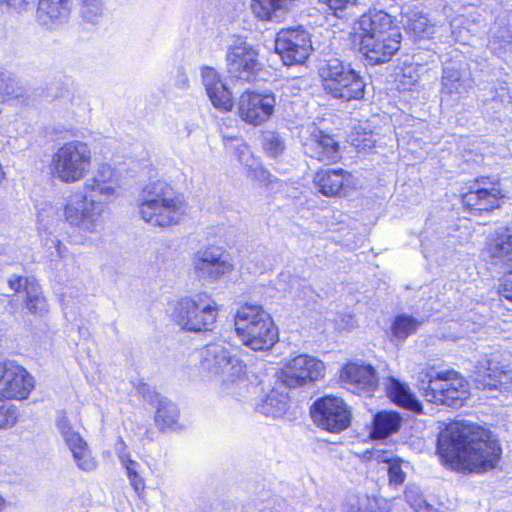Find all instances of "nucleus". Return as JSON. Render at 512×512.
I'll use <instances>...</instances> for the list:
<instances>
[{"instance_id":"nucleus-1","label":"nucleus","mask_w":512,"mask_h":512,"mask_svg":"<svg viewBox=\"0 0 512 512\" xmlns=\"http://www.w3.org/2000/svg\"><path fill=\"white\" fill-rule=\"evenodd\" d=\"M437 450L457 469L476 473L494 469L502 453L488 430L466 421L448 424L438 436Z\"/></svg>"},{"instance_id":"nucleus-2","label":"nucleus","mask_w":512,"mask_h":512,"mask_svg":"<svg viewBox=\"0 0 512 512\" xmlns=\"http://www.w3.org/2000/svg\"><path fill=\"white\" fill-rule=\"evenodd\" d=\"M137 208L142 220L160 228L180 224L188 213V204L164 181L146 184L138 196Z\"/></svg>"},{"instance_id":"nucleus-3","label":"nucleus","mask_w":512,"mask_h":512,"mask_svg":"<svg viewBox=\"0 0 512 512\" xmlns=\"http://www.w3.org/2000/svg\"><path fill=\"white\" fill-rule=\"evenodd\" d=\"M418 389L426 401L450 407H461L469 396V383L454 370L420 371Z\"/></svg>"},{"instance_id":"nucleus-4","label":"nucleus","mask_w":512,"mask_h":512,"mask_svg":"<svg viewBox=\"0 0 512 512\" xmlns=\"http://www.w3.org/2000/svg\"><path fill=\"white\" fill-rule=\"evenodd\" d=\"M323 89L330 97L350 102L361 100L365 94L366 83L360 72L350 63L338 58L323 61L318 70Z\"/></svg>"},{"instance_id":"nucleus-5","label":"nucleus","mask_w":512,"mask_h":512,"mask_svg":"<svg viewBox=\"0 0 512 512\" xmlns=\"http://www.w3.org/2000/svg\"><path fill=\"white\" fill-rule=\"evenodd\" d=\"M92 153L87 143L72 140L61 145L52 155L51 175L62 183L73 184L86 177L91 169Z\"/></svg>"},{"instance_id":"nucleus-6","label":"nucleus","mask_w":512,"mask_h":512,"mask_svg":"<svg viewBox=\"0 0 512 512\" xmlns=\"http://www.w3.org/2000/svg\"><path fill=\"white\" fill-rule=\"evenodd\" d=\"M173 316L175 322L184 330L206 331L216 320L217 305L208 293L201 292L178 301Z\"/></svg>"},{"instance_id":"nucleus-7","label":"nucleus","mask_w":512,"mask_h":512,"mask_svg":"<svg viewBox=\"0 0 512 512\" xmlns=\"http://www.w3.org/2000/svg\"><path fill=\"white\" fill-rule=\"evenodd\" d=\"M200 366L223 383L234 382L244 372L245 364L232 354L231 346L218 341L199 350Z\"/></svg>"},{"instance_id":"nucleus-8","label":"nucleus","mask_w":512,"mask_h":512,"mask_svg":"<svg viewBox=\"0 0 512 512\" xmlns=\"http://www.w3.org/2000/svg\"><path fill=\"white\" fill-rule=\"evenodd\" d=\"M105 204L94 194L72 196L64 207L65 220L85 235L99 232Z\"/></svg>"},{"instance_id":"nucleus-9","label":"nucleus","mask_w":512,"mask_h":512,"mask_svg":"<svg viewBox=\"0 0 512 512\" xmlns=\"http://www.w3.org/2000/svg\"><path fill=\"white\" fill-rule=\"evenodd\" d=\"M275 51L286 66L303 64L312 51L310 34L302 27L282 29L275 39Z\"/></svg>"},{"instance_id":"nucleus-10","label":"nucleus","mask_w":512,"mask_h":512,"mask_svg":"<svg viewBox=\"0 0 512 512\" xmlns=\"http://www.w3.org/2000/svg\"><path fill=\"white\" fill-rule=\"evenodd\" d=\"M192 267L195 276L206 283H214L233 270L229 254L217 246L206 247L194 253Z\"/></svg>"},{"instance_id":"nucleus-11","label":"nucleus","mask_w":512,"mask_h":512,"mask_svg":"<svg viewBox=\"0 0 512 512\" xmlns=\"http://www.w3.org/2000/svg\"><path fill=\"white\" fill-rule=\"evenodd\" d=\"M314 422L330 432H340L350 425L351 412L345 402L335 396L316 400L311 408Z\"/></svg>"},{"instance_id":"nucleus-12","label":"nucleus","mask_w":512,"mask_h":512,"mask_svg":"<svg viewBox=\"0 0 512 512\" xmlns=\"http://www.w3.org/2000/svg\"><path fill=\"white\" fill-rule=\"evenodd\" d=\"M227 70L232 78L249 82L261 69L258 51L250 43L237 39L226 53Z\"/></svg>"},{"instance_id":"nucleus-13","label":"nucleus","mask_w":512,"mask_h":512,"mask_svg":"<svg viewBox=\"0 0 512 512\" xmlns=\"http://www.w3.org/2000/svg\"><path fill=\"white\" fill-rule=\"evenodd\" d=\"M503 360V354L493 352L477 361L474 370V381L478 388H506L512 383V369L505 365Z\"/></svg>"},{"instance_id":"nucleus-14","label":"nucleus","mask_w":512,"mask_h":512,"mask_svg":"<svg viewBox=\"0 0 512 512\" xmlns=\"http://www.w3.org/2000/svg\"><path fill=\"white\" fill-rule=\"evenodd\" d=\"M324 363L308 355H298L281 369L280 379L288 387H300L324 376Z\"/></svg>"},{"instance_id":"nucleus-15","label":"nucleus","mask_w":512,"mask_h":512,"mask_svg":"<svg viewBox=\"0 0 512 512\" xmlns=\"http://www.w3.org/2000/svg\"><path fill=\"white\" fill-rule=\"evenodd\" d=\"M275 105L276 98L273 93L245 91L239 97L237 109L243 121L258 126L270 119Z\"/></svg>"},{"instance_id":"nucleus-16","label":"nucleus","mask_w":512,"mask_h":512,"mask_svg":"<svg viewBox=\"0 0 512 512\" xmlns=\"http://www.w3.org/2000/svg\"><path fill=\"white\" fill-rule=\"evenodd\" d=\"M56 428L66 447L72 454L76 466L84 471L91 472L96 469L97 461L81 434L70 424L64 414H60L56 421Z\"/></svg>"},{"instance_id":"nucleus-17","label":"nucleus","mask_w":512,"mask_h":512,"mask_svg":"<svg viewBox=\"0 0 512 512\" xmlns=\"http://www.w3.org/2000/svg\"><path fill=\"white\" fill-rule=\"evenodd\" d=\"M503 197L499 184L483 179L462 195V203L472 216H482L499 208Z\"/></svg>"},{"instance_id":"nucleus-18","label":"nucleus","mask_w":512,"mask_h":512,"mask_svg":"<svg viewBox=\"0 0 512 512\" xmlns=\"http://www.w3.org/2000/svg\"><path fill=\"white\" fill-rule=\"evenodd\" d=\"M481 253L491 266L512 270V227H499L490 233Z\"/></svg>"},{"instance_id":"nucleus-19","label":"nucleus","mask_w":512,"mask_h":512,"mask_svg":"<svg viewBox=\"0 0 512 512\" xmlns=\"http://www.w3.org/2000/svg\"><path fill=\"white\" fill-rule=\"evenodd\" d=\"M34 387L32 376L13 361L0 363V394L6 399H26Z\"/></svg>"},{"instance_id":"nucleus-20","label":"nucleus","mask_w":512,"mask_h":512,"mask_svg":"<svg viewBox=\"0 0 512 512\" xmlns=\"http://www.w3.org/2000/svg\"><path fill=\"white\" fill-rule=\"evenodd\" d=\"M401 39L400 30H392L377 37H361L360 52L370 64L385 63L399 50Z\"/></svg>"},{"instance_id":"nucleus-21","label":"nucleus","mask_w":512,"mask_h":512,"mask_svg":"<svg viewBox=\"0 0 512 512\" xmlns=\"http://www.w3.org/2000/svg\"><path fill=\"white\" fill-rule=\"evenodd\" d=\"M341 380L353 393H372L378 386V376L369 364L348 363L341 370Z\"/></svg>"},{"instance_id":"nucleus-22","label":"nucleus","mask_w":512,"mask_h":512,"mask_svg":"<svg viewBox=\"0 0 512 512\" xmlns=\"http://www.w3.org/2000/svg\"><path fill=\"white\" fill-rule=\"evenodd\" d=\"M71 14V0H39L36 10L37 23L50 31L65 25Z\"/></svg>"},{"instance_id":"nucleus-23","label":"nucleus","mask_w":512,"mask_h":512,"mask_svg":"<svg viewBox=\"0 0 512 512\" xmlns=\"http://www.w3.org/2000/svg\"><path fill=\"white\" fill-rule=\"evenodd\" d=\"M307 156L324 163H335L341 159L338 142L324 131L314 128L304 143Z\"/></svg>"},{"instance_id":"nucleus-24","label":"nucleus","mask_w":512,"mask_h":512,"mask_svg":"<svg viewBox=\"0 0 512 512\" xmlns=\"http://www.w3.org/2000/svg\"><path fill=\"white\" fill-rule=\"evenodd\" d=\"M139 394L142 395L143 399L150 403H157V410L155 414V422L161 429L175 428L178 424L179 410L177 406L165 397H161L156 393L150 386L142 384L138 388Z\"/></svg>"},{"instance_id":"nucleus-25","label":"nucleus","mask_w":512,"mask_h":512,"mask_svg":"<svg viewBox=\"0 0 512 512\" xmlns=\"http://www.w3.org/2000/svg\"><path fill=\"white\" fill-rule=\"evenodd\" d=\"M314 182L327 197L346 195L347 189L354 185L353 176L343 169L321 170L317 172Z\"/></svg>"},{"instance_id":"nucleus-26","label":"nucleus","mask_w":512,"mask_h":512,"mask_svg":"<svg viewBox=\"0 0 512 512\" xmlns=\"http://www.w3.org/2000/svg\"><path fill=\"white\" fill-rule=\"evenodd\" d=\"M119 184L114 169L108 164L99 165L96 173L84 183V191L101 196L104 200L110 201L116 194Z\"/></svg>"},{"instance_id":"nucleus-27","label":"nucleus","mask_w":512,"mask_h":512,"mask_svg":"<svg viewBox=\"0 0 512 512\" xmlns=\"http://www.w3.org/2000/svg\"><path fill=\"white\" fill-rule=\"evenodd\" d=\"M473 84L472 78L461 64L452 63L443 68L441 94L462 96L472 89Z\"/></svg>"},{"instance_id":"nucleus-28","label":"nucleus","mask_w":512,"mask_h":512,"mask_svg":"<svg viewBox=\"0 0 512 512\" xmlns=\"http://www.w3.org/2000/svg\"><path fill=\"white\" fill-rule=\"evenodd\" d=\"M354 29L359 31L360 38L377 37L392 30H399L393 24L392 17L382 10L369 11L361 15Z\"/></svg>"},{"instance_id":"nucleus-29","label":"nucleus","mask_w":512,"mask_h":512,"mask_svg":"<svg viewBox=\"0 0 512 512\" xmlns=\"http://www.w3.org/2000/svg\"><path fill=\"white\" fill-rule=\"evenodd\" d=\"M256 328L248 329V333L237 334L242 344L254 351L271 349L278 341V330L273 321L267 324H259Z\"/></svg>"},{"instance_id":"nucleus-30","label":"nucleus","mask_w":512,"mask_h":512,"mask_svg":"<svg viewBox=\"0 0 512 512\" xmlns=\"http://www.w3.org/2000/svg\"><path fill=\"white\" fill-rule=\"evenodd\" d=\"M298 0H252L253 14L263 21L281 22Z\"/></svg>"},{"instance_id":"nucleus-31","label":"nucleus","mask_w":512,"mask_h":512,"mask_svg":"<svg viewBox=\"0 0 512 512\" xmlns=\"http://www.w3.org/2000/svg\"><path fill=\"white\" fill-rule=\"evenodd\" d=\"M271 321L270 315L261 305L245 303L237 309L234 318L235 331L236 334L248 333V329L256 328L260 326L259 324H267Z\"/></svg>"},{"instance_id":"nucleus-32","label":"nucleus","mask_w":512,"mask_h":512,"mask_svg":"<svg viewBox=\"0 0 512 512\" xmlns=\"http://www.w3.org/2000/svg\"><path fill=\"white\" fill-rule=\"evenodd\" d=\"M271 321L270 315L261 305L245 303L237 309L234 318L235 331L236 334L248 333V329L256 328L260 326L259 324H267Z\"/></svg>"},{"instance_id":"nucleus-33","label":"nucleus","mask_w":512,"mask_h":512,"mask_svg":"<svg viewBox=\"0 0 512 512\" xmlns=\"http://www.w3.org/2000/svg\"><path fill=\"white\" fill-rule=\"evenodd\" d=\"M401 24L416 40L429 38L433 33V26L426 15L410 7L404 8L401 12Z\"/></svg>"},{"instance_id":"nucleus-34","label":"nucleus","mask_w":512,"mask_h":512,"mask_svg":"<svg viewBox=\"0 0 512 512\" xmlns=\"http://www.w3.org/2000/svg\"><path fill=\"white\" fill-rule=\"evenodd\" d=\"M386 391L389 398L397 405L416 413L422 411V405L410 392V389L397 379L390 377L386 383Z\"/></svg>"},{"instance_id":"nucleus-35","label":"nucleus","mask_w":512,"mask_h":512,"mask_svg":"<svg viewBox=\"0 0 512 512\" xmlns=\"http://www.w3.org/2000/svg\"><path fill=\"white\" fill-rule=\"evenodd\" d=\"M318 10L338 19H348L360 12L358 0H318Z\"/></svg>"},{"instance_id":"nucleus-36","label":"nucleus","mask_w":512,"mask_h":512,"mask_svg":"<svg viewBox=\"0 0 512 512\" xmlns=\"http://www.w3.org/2000/svg\"><path fill=\"white\" fill-rule=\"evenodd\" d=\"M26 88L19 78L0 66V103L24 97Z\"/></svg>"},{"instance_id":"nucleus-37","label":"nucleus","mask_w":512,"mask_h":512,"mask_svg":"<svg viewBox=\"0 0 512 512\" xmlns=\"http://www.w3.org/2000/svg\"><path fill=\"white\" fill-rule=\"evenodd\" d=\"M401 418L396 412H378L373 421L372 433L376 438H386L400 428Z\"/></svg>"},{"instance_id":"nucleus-38","label":"nucleus","mask_w":512,"mask_h":512,"mask_svg":"<svg viewBox=\"0 0 512 512\" xmlns=\"http://www.w3.org/2000/svg\"><path fill=\"white\" fill-rule=\"evenodd\" d=\"M26 307L31 314L38 316H43L48 311L46 299L36 280H32L27 286Z\"/></svg>"},{"instance_id":"nucleus-39","label":"nucleus","mask_w":512,"mask_h":512,"mask_svg":"<svg viewBox=\"0 0 512 512\" xmlns=\"http://www.w3.org/2000/svg\"><path fill=\"white\" fill-rule=\"evenodd\" d=\"M422 323V320H418L413 316L400 314L395 317L391 326L392 335L399 340H404L409 335L415 333Z\"/></svg>"},{"instance_id":"nucleus-40","label":"nucleus","mask_w":512,"mask_h":512,"mask_svg":"<svg viewBox=\"0 0 512 512\" xmlns=\"http://www.w3.org/2000/svg\"><path fill=\"white\" fill-rule=\"evenodd\" d=\"M286 403L287 397L285 395L272 391L263 403L258 406V409L262 414L275 418L285 410Z\"/></svg>"},{"instance_id":"nucleus-41","label":"nucleus","mask_w":512,"mask_h":512,"mask_svg":"<svg viewBox=\"0 0 512 512\" xmlns=\"http://www.w3.org/2000/svg\"><path fill=\"white\" fill-rule=\"evenodd\" d=\"M120 461L126 469V473L128 479L130 481L131 486L138 493L142 491L145 487V483L143 478L139 475L140 464L132 459L128 455L119 453Z\"/></svg>"},{"instance_id":"nucleus-42","label":"nucleus","mask_w":512,"mask_h":512,"mask_svg":"<svg viewBox=\"0 0 512 512\" xmlns=\"http://www.w3.org/2000/svg\"><path fill=\"white\" fill-rule=\"evenodd\" d=\"M263 148L269 157L278 158L284 152L286 145L280 134L267 131L263 135Z\"/></svg>"},{"instance_id":"nucleus-43","label":"nucleus","mask_w":512,"mask_h":512,"mask_svg":"<svg viewBox=\"0 0 512 512\" xmlns=\"http://www.w3.org/2000/svg\"><path fill=\"white\" fill-rule=\"evenodd\" d=\"M213 106L222 111H229L233 106L232 96L224 83L207 94Z\"/></svg>"},{"instance_id":"nucleus-44","label":"nucleus","mask_w":512,"mask_h":512,"mask_svg":"<svg viewBox=\"0 0 512 512\" xmlns=\"http://www.w3.org/2000/svg\"><path fill=\"white\" fill-rule=\"evenodd\" d=\"M80 15L90 23L96 22L103 13L102 0H79Z\"/></svg>"},{"instance_id":"nucleus-45","label":"nucleus","mask_w":512,"mask_h":512,"mask_svg":"<svg viewBox=\"0 0 512 512\" xmlns=\"http://www.w3.org/2000/svg\"><path fill=\"white\" fill-rule=\"evenodd\" d=\"M18 420L17 408L0 397V429L13 427Z\"/></svg>"},{"instance_id":"nucleus-46","label":"nucleus","mask_w":512,"mask_h":512,"mask_svg":"<svg viewBox=\"0 0 512 512\" xmlns=\"http://www.w3.org/2000/svg\"><path fill=\"white\" fill-rule=\"evenodd\" d=\"M405 498L416 512H434L433 506L427 503L423 496L413 488L406 489Z\"/></svg>"},{"instance_id":"nucleus-47","label":"nucleus","mask_w":512,"mask_h":512,"mask_svg":"<svg viewBox=\"0 0 512 512\" xmlns=\"http://www.w3.org/2000/svg\"><path fill=\"white\" fill-rule=\"evenodd\" d=\"M202 83L205 87L207 94H209L218 85L223 83L216 70L212 67H203L201 70Z\"/></svg>"},{"instance_id":"nucleus-48","label":"nucleus","mask_w":512,"mask_h":512,"mask_svg":"<svg viewBox=\"0 0 512 512\" xmlns=\"http://www.w3.org/2000/svg\"><path fill=\"white\" fill-rule=\"evenodd\" d=\"M388 476L389 484L393 486H399L403 484L406 474L401 468V464L398 461H392L388 463Z\"/></svg>"},{"instance_id":"nucleus-49","label":"nucleus","mask_w":512,"mask_h":512,"mask_svg":"<svg viewBox=\"0 0 512 512\" xmlns=\"http://www.w3.org/2000/svg\"><path fill=\"white\" fill-rule=\"evenodd\" d=\"M0 2L17 13L26 12L31 8L30 0H1Z\"/></svg>"},{"instance_id":"nucleus-50","label":"nucleus","mask_w":512,"mask_h":512,"mask_svg":"<svg viewBox=\"0 0 512 512\" xmlns=\"http://www.w3.org/2000/svg\"><path fill=\"white\" fill-rule=\"evenodd\" d=\"M32 280L33 279L13 275L9 278L8 285L14 292H20L23 289L25 293H27V286L30 285Z\"/></svg>"},{"instance_id":"nucleus-51","label":"nucleus","mask_w":512,"mask_h":512,"mask_svg":"<svg viewBox=\"0 0 512 512\" xmlns=\"http://www.w3.org/2000/svg\"><path fill=\"white\" fill-rule=\"evenodd\" d=\"M508 274L504 277L499 289V294L506 300L512 302V270H506Z\"/></svg>"},{"instance_id":"nucleus-52","label":"nucleus","mask_w":512,"mask_h":512,"mask_svg":"<svg viewBox=\"0 0 512 512\" xmlns=\"http://www.w3.org/2000/svg\"><path fill=\"white\" fill-rule=\"evenodd\" d=\"M237 157L242 164L249 167L253 166V163H251V161L253 160L252 155L249 148L246 145L243 144L241 145V147L238 148Z\"/></svg>"},{"instance_id":"nucleus-53","label":"nucleus","mask_w":512,"mask_h":512,"mask_svg":"<svg viewBox=\"0 0 512 512\" xmlns=\"http://www.w3.org/2000/svg\"><path fill=\"white\" fill-rule=\"evenodd\" d=\"M175 86L181 90H185L189 87V78L182 68H180L177 72L175 78Z\"/></svg>"},{"instance_id":"nucleus-54","label":"nucleus","mask_w":512,"mask_h":512,"mask_svg":"<svg viewBox=\"0 0 512 512\" xmlns=\"http://www.w3.org/2000/svg\"><path fill=\"white\" fill-rule=\"evenodd\" d=\"M52 244L54 245L56 251H57V255L59 257H62L63 256V250L65 249V247L62 245L61 241L58 240V239H53L52 240Z\"/></svg>"},{"instance_id":"nucleus-55","label":"nucleus","mask_w":512,"mask_h":512,"mask_svg":"<svg viewBox=\"0 0 512 512\" xmlns=\"http://www.w3.org/2000/svg\"><path fill=\"white\" fill-rule=\"evenodd\" d=\"M6 507V501L3 497L0 496V512H2Z\"/></svg>"},{"instance_id":"nucleus-56","label":"nucleus","mask_w":512,"mask_h":512,"mask_svg":"<svg viewBox=\"0 0 512 512\" xmlns=\"http://www.w3.org/2000/svg\"><path fill=\"white\" fill-rule=\"evenodd\" d=\"M458 21H459L458 19H454L453 21H451V24H450L451 27L454 28Z\"/></svg>"}]
</instances>
